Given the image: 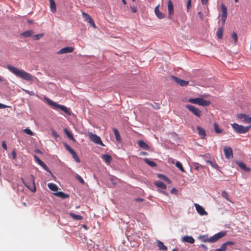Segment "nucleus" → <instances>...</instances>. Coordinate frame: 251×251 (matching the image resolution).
Masks as SVG:
<instances>
[{"label": "nucleus", "mask_w": 251, "mask_h": 251, "mask_svg": "<svg viewBox=\"0 0 251 251\" xmlns=\"http://www.w3.org/2000/svg\"><path fill=\"white\" fill-rule=\"evenodd\" d=\"M6 68L16 76L26 81H32L33 76L29 73L23 70H19L17 68L8 65Z\"/></svg>", "instance_id": "obj_1"}, {"label": "nucleus", "mask_w": 251, "mask_h": 251, "mask_svg": "<svg viewBox=\"0 0 251 251\" xmlns=\"http://www.w3.org/2000/svg\"><path fill=\"white\" fill-rule=\"evenodd\" d=\"M226 234V232L222 231L215 234L210 238H208L207 235H200L198 237V239L202 242L213 243L224 237Z\"/></svg>", "instance_id": "obj_2"}, {"label": "nucleus", "mask_w": 251, "mask_h": 251, "mask_svg": "<svg viewBox=\"0 0 251 251\" xmlns=\"http://www.w3.org/2000/svg\"><path fill=\"white\" fill-rule=\"evenodd\" d=\"M46 100H47L48 104L52 107L53 109H56L57 108L60 109L62 111L64 112L66 114L70 115V112L69 110L65 106L58 104L52 101V100L49 99V98H46Z\"/></svg>", "instance_id": "obj_3"}, {"label": "nucleus", "mask_w": 251, "mask_h": 251, "mask_svg": "<svg viewBox=\"0 0 251 251\" xmlns=\"http://www.w3.org/2000/svg\"><path fill=\"white\" fill-rule=\"evenodd\" d=\"M188 101L190 103L197 104L203 106H208L210 104V102L209 101L205 100L203 99L200 98L189 99Z\"/></svg>", "instance_id": "obj_4"}, {"label": "nucleus", "mask_w": 251, "mask_h": 251, "mask_svg": "<svg viewBox=\"0 0 251 251\" xmlns=\"http://www.w3.org/2000/svg\"><path fill=\"white\" fill-rule=\"evenodd\" d=\"M232 127L234 129V130L238 133H245L247 132L251 126H244L242 125H239L236 123H234L231 124Z\"/></svg>", "instance_id": "obj_5"}, {"label": "nucleus", "mask_w": 251, "mask_h": 251, "mask_svg": "<svg viewBox=\"0 0 251 251\" xmlns=\"http://www.w3.org/2000/svg\"><path fill=\"white\" fill-rule=\"evenodd\" d=\"M22 181L24 183V184L31 191L35 192L36 190L34 180V176L31 175V179L28 182H25L24 179L22 178Z\"/></svg>", "instance_id": "obj_6"}, {"label": "nucleus", "mask_w": 251, "mask_h": 251, "mask_svg": "<svg viewBox=\"0 0 251 251\" xmlns=\"http://www.w3.org/2000/svg\"><path fill=\"white\" fill-rule=\"evenodd\" d=\"M185 107L187 108L190 112H191L195 116L201 117L202 115V112L198 108L194 106L189 104H186Z\"/></svg>", "instance_id": "obj_7"}, {"label": "nucleus", "mask_w": 251, "mask_h": 251, "mask_svg": "<svg viewBox=\"0 0 251 251\" xmlns=\"http://www.w3.org/2000/svg\"><path fill=\"white\" fill-rule=\"evenodd\" d=\"M89 137L90 139L94 143L100 145L102 146H104L100 138L95 134L92 133H89Z\"/></svg>", "instance_id": "obj_8"}, {"label": "nucleus", "mask_w": 251, "mask_h": 251, "mask_svg": "<svg viewBox=\"0 0 251 251\" xmlns=\"http://www.w3.org/2000/svg\"><path fill=\"white\" fill-rule=\"evenodd\" d=\"M64 146L66 149L70 152V153L72 154L73 158L75 159V161L78 163L80 162V159L78 156L77 155L75 151L73 150L67 143H64Z\"/></svg>", "instance_id": "obj_9"}, {"label": "nucleus", "mask_w": 251, "mask_h": 251, "mask_svg": "<svg viewBox=\"0 0 251 251\" xmlns=\"http://www.w3.org/2000/svg\"><path fill=\"white\" fill-rule=\"evenodd\" d=\"M82 16L86 22L89 23L90 24V25L94 28L96 27L93 19L91 17V16L89 15L85 12H82Z\"/></svg>", "instance_id": "obj_10"}, {"label": "nucleus", "mask_w": 251, "mask_h": 251, "mask_svg": "<svg viewBox=\"0 0 251 251\" xmlns=\"http://www.w3.org/2000/svg\"><path fill=\"white\" fill-rule=\"evenodd\" d=\"M223 150L226 158L230 159L233 157V151L231 147L226 146L224 148Z\"/></svg>", "instance_id": "obj_11"}, {"label": "nucleus", "mask_w": 251, "mask_h": 251, "mask_svg": "<svg viewBox=\"0 0 251 251\" xmlns=\"http://www.w3.org/2000/svg\"><path fill=\"white\" fill-rule=\"evenodd\" d=\"M168 18L171 19L174 14V5L171 0L168 2Z\"/></svg>", "instance_id": "obj_12"}, {"label": "nucleus", "mask_w": 251, "mask_h": 251, "mask_svg": "<svg viewBox=\"0 0 251 251\" xmlns=\"http://www.w3.org/2000/svg\"><path fill=\"white\" fill-rule=\"evenodd\" d=\"M171 77L176 83L181 86H185L189 83L188 81L182 80L176 76H172Z\"/></svg>", "instance_id": "obj_13"}, {"label": "nucleus", "mask_w": 251, "mask_h": 251, "mask_svg": "<svg viewBox=\"0 0 251 251\" xmlns=\"http://www.w3.org/2000/svg\"><path fill=\"white\" fill-rule=\"evenodd\" d=\"M237 118L242 121L243 123L250 124L251 123V117L244 114H240L238 115Z\"/></svg>", "instance_id": "obj_14"}, {"label": "nucleus", "mask_w": 251, "mask_h": 251, "mask_svg": "<svg viewBox=\"0 0 251 251\" xmlns=\"http://www.w3.org/2000/svg\"><path fill=\"white\" fill-rule=\"evenodd\" d=\"M74 50V48L71 47H66L61 49L58 51L57 52V54H64L67 53L72 52Z\"/></svg>", "instance_id": "obj_15"}, {"label": "nucleus", "mask_w": 251, "mask_h": 251, "mask_svg": "<svg viewBox=\"0 0 251 251\" xmlns=\"http://www.w3.org/2000/svg\"><path fill=\"white\" fill-rule=\"evenodd\" d=\"M195 207L198 213L201 215H207V213L204 210V209L199 204L195 203Z\"/></svg>", "instance_id": "obj_16"}, {"label": "nucleus", "mask_w": 251, "mask_h": 251, "mask_svg": "<svg viewBox=\"0 0 251 251\" xmlns=\"http://www.w3.org/2000/svg\"><path fill=\"white\" fill-rule=\"evenodd\" d=\"M159 5L156 6L154 8V12L156 17L159 19H162L165 17V14L160 11L159 9Z\"/></svg>", "instance_id": "obj_17"}, {"label": "nucleus", "mask_w": 251, "mask_h": 251, "mask_svg": "<svg viewBox=\"0 0 251 251\" xmlns=\"http://www.w3.org/2000/svg\"><path fill=\"white\" fill-rule=\"evenodd\" d=\"M197 128L198 130L199 135L201 136L202 139H204L206 136V134L205 130L201 127L200 126H198Z\"/></svg>", "instance_id": "obj_18"}, {"label": "nucleus", "mask_w": 251, "mask_h": 251, "mask_svg": "<svg viewBox=\"0 0 251 251\" xmlns=\"http://www.w3.org/2000/svg\"><path fill=\"white\" fill-rule=\"evenodd\" d=\"M236 163L245 172H249L251 171V169L249 167H247L246 166L245 164L243 162L237 161L236 162Z\"/></svg>", "instance_id": "obj_19"}, {"label": "nucleus", "mask_w": 251, "mask_h": 251, "mask_svg": "<svg viewBox=\"0 0 251 251\" xmlns=\"http://www.w3.org/2000/svg\"><path fill=\"white\" fill-rule=\"evenodd\" d=\"M182 241L184 242H187L190 244H193L195 242V240L192 236H185L182 238Z\"/></svg>", "instance_id": "obj_20"}, {"label": "nucleus", "mask_w": 251, "mask_h": 251, "mask_svg": "<svg viewBox=\"0 0 251 251\" xmlns=\"http://www.w3.org/2000/svg\"><path fill=\"white\" fill-rule=\"evenodd\" d=\"M138 145L140 148L145 149L146 150H149L150 149V147L143 140H139L137 142Z\"/></svg>", "instance_id": "obj_21"}, {"label": "nucleus", "mask_w": 251, "mask_h": 251, "mask_svg": "<svg viewBox=\"0 0 251 251\" xmlns=\"http://www.w3.org/2000/svg\"><path fill=\"white\" fill-rule=\"evenodd\" d=\"M156 243L159 249L161 251H167V247L165 246L163 243L159 240H156Z\"/></svg>", "instance_id": "obj_22"}, {"label": "nucleus", "mask_w": 251, "mask_h": 251, "mask_svg": "<svg viewBox=\"0 0 251 251\" xmlns=\"http://www.w3.org/2000/svg\"><path fill=\"white\" fill-rule=\"evenodd\" d=\"M154 184L156 187L162 188L163 189H166L167 188L166 185L160 180L155 181Z\"/></svg>", "instance_id": "obj_23"}, {"label": "nucleus", "mask_w": 251, "mask_h": 251, "mask_svg": "<svg viewBox=\"0 0 251 251\" xmlns=\"http://www.w3.org/2000/svg\"><path fill=\"white\" fill-rule=\"evenodd\" d=\"M101 158L107 164H110L112 159V157L108 154L102 155Z\"/></svg>", "instance_id": "obj_24"}, {"label": "nucleus", "mask_w": 251, "mask_h": 251, "mask_svg": "<svg viewBox=\"0 0 251 251\" xmlns=\"http://www.w3.org/2000/svg\"><path fill=\"white\" fill-rule=\"evenodd\" d=\"M55 196L61 198L62 199H66L69 198V195L68 194H66L63 192H57L56 193H54L53 194Z\"/></svg>", "instance_id": "obj_25"}, {"label": "nucleus", "mask_w": 251, "mask_h": 251, "mask_svg": "<svg viewBox=\"0 0 251 251\" xmlns=\"http://www.w3.org/2000/svg\"><path fill=\"white\" fill-rule=\"evenodd\" d=\"M50 2V8L51 11L54 13L56 11V4L54 0H49Z\"/></svg>", "instance_id": "obj_26"}, {"label": "nucleus", "mask_w": 251, "mask_h": 251, "mask_svg": "<svg viewBox=\"0 0 251 251\" xmlns=\"http://www.w3.org/2000/svg\"><path fill=\"white\" fill-rule=\"evenodd\" d=\"M221 9L222 11V16H227V10L226 7L224 4H221Z\"/></svg>", "instance_id": "obj_27"}, {"label": "nucleus", "mask_w": 251, "mask_h": 251, "mask_svg": "<svg viewBox=\"0 0 251 251\" xmlns=\"http://www.w3.org/2000/svg\"><path fill=\"white\" fill-rule=\"evenodd\" d=\"M70 216L75 220H81L83 219V217L81 215H76L74 213L71 212L69 213Z\"/></svg>", "instance_id": "obj_28"}, {"label": "nucleus", "mask_w": 251, "mask_h": 251, "mask_svg": "<svg viewBox=\"0 0 251 251\" xmlns=\"http://www.w3.org/2000/svg\"><path fill=\"white\" fill-rule=\"evenodd\" d=\"M157 176L158 178L163 179L168 183H171V180L166 176L163 174H159L157 175Z\"/></svg>", "instance_id": "obj_29"}, {"label": "nucleus", "mask_w": 251, "mask_h": 251, "mask_svg": "<svg viewBox=\"0 0 251 251\" xmlns=\"http://www.w3.org/2000/svg\"><path fill=\"white\" fill-rule=\"evenodd\" d=\"M32 34L33 31L29 30L22 33L21 35L24 37H28L31 36Z\"/></svg>", "instance_id": "obj_30"}, {"label": "nucleus", "mask_w": 251, "mask_h": 251, "mask_svg": "<svg viewBox=\"0 0 251 251\" xmlns=\"http://www.w3.org/2000/svg\"><path fill=\"white\" fill-rule=\"evenodd\" d=\"M48 186L52 191H57L58 190L57 186L53 183H49Z\"/></svg>", "instance_id": "obj_31"}, {"label": "nucleus", "mask_w": 251, "mask_h": 251, "mask_svg": "<svg viewBox=\"0 0 251 251\" xmlns=\"http://www.w3.org/2000/svg\"><path fill=\"white\" fill-rule=\"evenodd\" d=\"M144 160L146 163H147L149 166H150L152 167H154L156 166V164L154 162L150 161L148 158H144Z\"/></svg>", "instance_id": "obj_32"}, {"label": "nucleus", "mask_w": 251, "mask_h": 251, "mask_svg": "<svg viewBox=\"0 0 251 251\" xmlns=\"http://www.w3.org/2000/svg\"><path fill=\"white\" fill-rule=\"evenodd\" d=\"M64 131L67 135V137L71 140L73 141H75V139L74 138L73 134L68 131L66 128L64 129Z\"/></svg>", "instance_id": "obj_33"}, {"label": "nucleus", "mask_w": 251, "mask_h": 251, "mask_svg": "<svg viewBox=\"0 0 251 251\" xmlns=\"http://www.w3.org/2000/svg\"><path fill=\"white\" fill-rule=\"evenodd\" d=\"M113 130L115 134L116 140L118 142H120L121 141V137L119 133V131L115 128H113Z\"/></svg>", "instance_id": "obj_34"}, {"label": "nucleus", "mask_w": 251, "mask_h": 251, "mask_svg": "<svg viewBox=\"0 0 251 251\" xmlns=\"http://www.w3.org/2000/svg\"><path fill=\"white\" fill-rule=\"evenodd\" d=\"M224 28L223 27L219 28L217 31V36L219 39L223 37Z\"/></svg>", "instance_id": "obj_35"}, {"label": "nucleus", "mask_w": 251, "mask_h": 251, "mask_svg": "<svg viewBox=\"0 0 251 251\" xmlns=\"http://www.w3.org/2000/svg\"><path fill=\"white\" fill-rule=\"evenodd\" d=\"M206 162L207 164L210 165L213 168L218 169L219 166L216 162H213L210 160H206Z\"/></svg>", "instance_id": "obj_36"}, {"label": "nucleus", "mask_w": 251, "mask_h": 251, "mask_svg": "<svg viewBox=\"0 0 251 251\" xmlns=\"http://www.w3.org/2000/svg\"><path fill=\"white\" fill-rule=\"evenodd\" d=\"M214 130L217 133H221L222 132L223 130L219 128L218 125L216 123H214Z\"/></svg>", "instance_id": "obj_37"}, {"label": "nucleus", "mask_w": 251, "mask_h": 251, "mask_svg": "<svg viewBox=\"0 0 251 251\" xmlns=\"http://www.w3.org/2000/svg\"><path fill=\"white\" fill-rule=\"evenodd\" d=\"M176 166L178 168L181 172H184L185 170L182 165V164L179 161H176Z\"/></svg>", "instance_id": "obj_38"}, {"label": "nucleus", "mask_w": 251, "mask_h": 251, "mask_svg": "<svg viewBox=\"0 0 251 251\" xmlns=\"http://www.w3.org/2000/svg\"><path fill=\"white\" fill-rule=\"evenodd\" d=\"M222 195L227 201H231L230 200L229 198L228 194L226 191H223L222 193Z\"/></svg>", "instance_id": "obj_39"}, {"label": "nucleus", "mask_w": 251, "mask_h": 251, "mask_svg": "<svg viewBox=\"0 0 251 251\" xmlns=\"http://www.w3.org/2000/svg\"><path fill=\"white\" fill-rule=\"evenodd\" d=\"M23 131L25 133H26L28 135H29L31 136H32L34 135L33 132L29 128H25V129H24Z\"/></svg>", "instance_id": "obj_40"}, {"label": "nucleus", "mask_w": 251, "mask_h": 251, "mask_svg": "<svg viewBox=\"0 0 251 251\" xmlns=\"http://www.w3.org/2000/svg\"><path fill=\"white\" fill-rule=\"evenodd\" d=\"M232 38H233V39L234 40V43L235 44H237V41H238V36H237V34H236V33L233 32L232 34Z\"/></svg>", "instance_id": "obj_41"}, {"label": "nucleus", "mask_w": 251, "mask_h": 251, "mask_svg": "<svg viewBox=\"0 0 251 251\" xmlns=\"http://www.w3.org/2000/svg\"><path fill=\"white\" fill-rule=\"evenodd\" d=\"M44 36V33H40L38 34L35 35L33 36V38L35 40H39L40 38H42Z\"/></svg>", "instance_id": "obj_42"}, {"label": "nucleus", "mask_w": 251, "mask_h": 251, "mask_svg": "<svg viewBox=\"0 0 251 251\" xmlns=\"http://www.w3.org/2000/svg\"><path fill=\"white\" fill-rule=\"evenodd\" d=\"M227 248L224 244H223L220 248L216 249L214 251H226Z\"/></svg>", "instance_id": "obj_43"}, {"label": "nucleus", "mask_w": 251, "mask_h": 251, "mask_svg": "<svg viewBox=\"0 0 251 251\" xmlns=\"http://www.w3.org/2000/svg\"><path fill=\"white\" fill-rule=\"evenodd\" d=\"M75 178L82 184H84V181L83 178L78 175H76Z\"/></svg>", "instance_id": "obj_44"}, {"label": "nucleus", "mask_w": 251, "mask_h": 251, "mask_svg": "<svg viewBox=\"0 0 251 251\" xmlns=\"http://www.w3.org/2000/svg\"><path fill=\"white\" fill-rule=\"evenodd\" d=\"M225 246L227 247V246H231L234 245L235 243L232 241H227L226 243H224Z\"/></svg>", "instance_id": "obj_45"}, {"label": "nucleus", "mask_w": 251, "mask_h": 251, "mask_svg": "<svg viewBox=\"0 0 251 251\" xmlns=\"http://www.w3.org/2000/svg\"><path fill=\"white\" fill-rule=\"evenodd\" d=\"M11 155L13 159H15L16 158V152L15 150H13L11 152Z\"/></svg>", "instance_id": "obj_46"}, {"label": "nucleus", "mask_w": 251, "mask_h": 251, "mask_svg": "<svg viewBox=\"0 0 251 251\" xmlns=\"http://www.w3.org/2000/svg\"><path fill=\"white\" fill-rule=\"evenodd\" d=\"M191 6V0H188L187 1V11H188L189 10Z\"/></svg>", "instance_id": "obj_47"}, {"label": "nucleus", "mask_w": 251, "mask_h": 251, "mask_svg": "<svg viewBox=\"0 0 251 251\" xmlns=\"http://www.w3.org/2000/svg\"><path fill=\"white\" fill-rule=\"evenodd\" d=\"M227 16H221V19L222 22V25H224L225 24Z\"/></svg>", "instance_id": "obj_48"}, {"label": "nucleus", "mask_w": 251, "mask_h": 251, "mask_svg": "<svg viewBox=\"0 0 251 251\" xmlns=\"http://www.w3.org/2000/svg\"><path fill=\"white\" fill-rule=\"evenodd\" d=\"M171 193L173 194H176V195L178 193V191L177 189H176V188H173L172 189L171 191Z\"/></svg>", "instance_id": "obj_49"}, {"label": "nucleus", "mask_w": 251, "mask_h": 251, "mask_svg": "<svg viewBox=\"0 0 251 251\" xmlns=\"http://www.w3.org/2000/svg\"><path fill=\"white\" fill-rule=\"evenodd\" d=\"M41 166H42L46 171H47L48 172H50V171L48 167H47V166L45 163H44Z\"/></svg>", "instance_id": "obj_50"}, {"label": "nucleus", "mask_w": 251, "mask_h": 251, "mask_svg": "<svg viewBox=\"0 0 251 251\" xmlns=\"http://www.w3.org/2000/svg\"><path fill=\"white\" fill-rule=\"evenodd\" d=\"M41 166H42L46 171H47L48 172H50V171L48 167H47V166L45 163H44Z\"/></svg>", "instance_id": "obj_51"}, {"label": "nucleus", "mask_w": 251, "mask_h": 251, "mask_svg": "<svg viewBox=\"0 0 251 251\" xmlns=\"http://www.w3.org/2000/svg\"><path fill=\"white\" fill-rule=\"evenodd\" d=\"M41 166H42L46 171H47L48 172H50V171L48 167H47V166L45 163H44Z\"/></svg>", "instance_id": "obj_52"}, {"label": "nucleus", "mask_w": 251, "mask_h": 251, "mask_svg": "<svg viewBox=\"0 0 251 251\" xmlns=\"http://www.w3.org/2000/svg\"><path fill=\"white\" fill-rule=\"evenodd\" d=\"M52 135L53 136H54L55 138H57V137H59V136L58 135V134L56 132H55V131H52Z\"/></svg>", "instance_id": "obj_53"}, {"label": "nucleus", "mask_w": 251, "mask_h": 251, "mask_svg": "<svg viewBox=\"0 0 251 251\" xmlns=\"http://www.w3.org/2000/svg\"><path fill=\"white\" fill-rule=\"evenodd\" d=\"M130 9L132 13H136L137 11V8L136 7H131Z\"/></svg>", "instance_id": "obj_54"}, {"label": "nucleus", "mask_w": 251, "mask_h": 251, "mask_svg": "<svg viewBox=\"0 0 251 251\" xmlns=\"http://www.w3.org/2000/svg\"><path fill=\"white\" fill-rule=\"evenodd\" d=\"M158 192L160 193H162V194L164 195H166L167 196H168L169 195H168V193H167L166 192L164 191H163V190H158Z\"/></svg>", "instance_id": "obj_55"}, {"label": "nucleus", "mask_w": 251, "mask_h": 251, "mask_svg": "<svg viewBox=\"0 0 251 251\" xmlns=\"http://www.w3.org/2000/svg\"><path fill=\"white\" fill-rule=\"evenodd\" d=\"M154 104H155L154 105H152L154 109H158L160 108V106H159V105L158 104L155 103Z\"/></svg>", "instance_id": "obj_56"}, {"label": "nucleus", "mask_w": 251, "mask_h": 251, "mask_svg": "<svg viewBox=\"0 0 251 251\" xmlns=\"http://www.w3.org/2000/svg\"><path fill=\"white\" fill-rule=\"evenodd\" d=\"M2 147L5 150H7V146H6V144L5 142H2Z\"/></svg>", "instance_id": "obj_57"}, {"label": "nucleus", "mask_w": 251, "mask_h": 251, "mask_svg": "<svg viewBox=\"0 0 251 251\" xmlns=\"http://www.w3.org/2000/svg\"><path fill=\"white\" fill-rule=\"evenodd\" d=\"M8 107V106L0 103V109L5 108Z\"/></svg>", "instance_id": "obj_58"}, {"label": "nucleus", "mask_w": 251, "mask_h": 251, "mask_svg": "<svg viewBox=\"0 0 251 251\" xmlns=\"http://www.w3.org/2000/svg\"><path fill=\"white\" fill-rule=\"evenodd\" d=\"M34 158L35 160L37 162H39L41 160L39 159V158L36 155H34Z\"/></svg>", "instance_id": "obj_59"}, {"label": "nucleus", "mask_w": 251, "mask_h": 251, "mask_svg": "<svg viewBox=\"0 0 251 251\" xmlns=\"http://www.w3.org/2000/svg\"><path fill=\"white\" fill-rule=\"evenodd\" d=\"M198 15L200 16L201 20L203 19V14L201 11L198 12Z\"/></svg>", "instance_id": "obj_60"}, {"label": "nucleus", "mask_w": 251, "mask_h": 251, "mask_svg": "<svg viewBox=\"0 0 251 251\" xmlns=\"http://www.w3.org/2000/svg\"><path fill=\"white\" fill-rule=\"evenodd\" d=\"M201 3L202 4H207L208 3V0H201Z\"/></svg>", "instance_id": "obj_61"}, {"label": "nucleus", "mask_w": 251, "mask_h": 251, "mask_svg": "<svg viewBox=\"0 0 251 251\" xmlns=\"http://www.w3.org/2000/svg\"><path fill=\"white\" fill-rule=\"evenodd\" d=\"M40 166L42 165L44 163L40 160L39 162H37Z\"/></svg>", "instance_id": "obj_62"}, {"label": "nucleus", "mask_w": 251, "mask_h": 251, "mask_svg": "<svg viewBox=\"0 0 251 251\" xmlns=\"http://www.w3.org/2000/svg\"><path fill=\"white\" fill-rule=\"evenodd\" d=\"M136 201H143V199H141V198H139V199H136Z\"/></svg>", "instance_id": "obj_63"}, {"label": "nucleus", "mask_w": 251, "mask_h": 251, "mask_svg": "<svg viewBox=\"0 0 251 251\" xmlns=\"http://www.w3.org/2000/svg\"><path fill=\"white\" fill-rule=\"evenodd\" d=\"M141 154H142V155H146V154H147V153L146 152L143 151V152H141Z\"/></svg>", "instance_id": "obj_64"}]
</instances>
